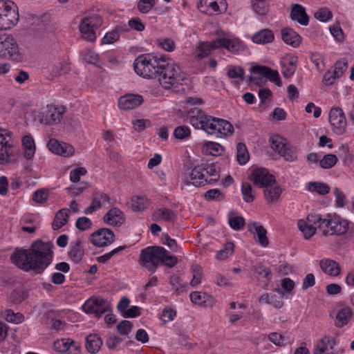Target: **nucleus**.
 <instances>
[{"mask_svg":"<svg viewBox=\"0 0 354 354\" xmlns=\"http://www.w3.org/2000/svg\"><path fill=\"white\" fill-rule=\"evenodd\" d=\"M124 31L122 26H118L114 29L108 32L102 38V42L104 44H111L118 41L120 38V34Z\"/></svg>","mask_w":354,"mask_h":354,"instance_id":"ea45409f","label":"nucleus"},{"mask_svg":"<svg viewBox=\"0 0 354 354\" xmlns=\"http://www.w3.org/2000/svg\"><path fill=\"white\" fill-rule=\"evenodd\" d=\"M266 0H253L252 6L254 12L259 15H265L269 10Z\"/></svg>","mask_w":354,"mask_h":354,"instance_id":"603ef678","label":"nucleus"},{"mask_svg":"<svg viewBox=\"0 0 354 354\" xmlns=\"http://www.w3.org/2000/svg\"><path fill=\"white\" fill-rule=\"evenodd\" d=\"M274 35L272 30L268 28L262 29L252 37V41L257 44H266L274 41Z\"/></svg>","mask_w":354,"mask_h":354,"instance_id":"bb28decb","label":"nucleus"},{"mask_svg":"<svg viewBox=\"0 0 354 354\" xmlns=\"http://www.w3.org/2000/svg\"><path fill=\"white\" fill-rule=\"evenodd\" d=\"M148 205V200L143 196H135L131 198V206L134 211L143 210Z\"/></svg>","mask_w":354,"mask_h":354,"instance_id":"a18cd8bd","label":"nucleus"},{"mask_svg":"<svg viewBox=\"0 0 354 354\" xmlns=\"http://www.w3.org/2000/svg\"><path fill=\"white\" fill-rule=\"evenodd\" d=\"M155 6V0H140L138 3V10L143 14L149 12Z\"/></svg>","mask_w":354,"mask_h":354,"instance_id":"680f3d73","label":"nucleus"},{"mask_svg":"<svg viewBox=\"0 0 354 354\" xmlns=\"http://www.w3.org/2000/svg\"><path fill=\"white\" fill-rule=\"evenodd\" d=\"M314 224H311L308 221L307 222L300 220L298 222V227L304 234V238L308 239L311 238L316 232L317 228L313 227Z\"/></svg>","mask_w":354,"mask_h":354,"instance_id":"a19ab883","label":"nucleus"},{"mask_svg":"<svg viewBox=\"0 0 354 354\" xmlns=\"http://www.w3.org/2000/svg\"><path fill=\"white\" fill-rule=\"evenodd\" d=\"M224 198V194L218 189H209L205 194L207 201H221Z\"/></svg>","mask_w":354,"mask_h":354,"instance_id":"e2e57ef3","label":"nucleus"},{"mask_svg":"<svg viewBox=\"0 0 354 354\" xmlns=\"http://www.w3.org/2000/svg\"><path fill=\"white\" fill-rule=\"evenodd\" d=\"M115 239L113 232L108 228H100L90 236L91 243L96 247H105L111 245Z\"/></svg>","mask_w":354,"mask_h":354,"instance_id":"ddd939ff","label":"nucleus"},{"mask_svg":"<svg viewBox=\"0 0 354 354\" xmlns=\"http://www.w3.org/2000/svg\"><path fill=\"white\" fill-rule=\"evenodd\" d=\"M187 118L189 123L197 129L203 130L209 135H212L215 117L207 115L202 110L197 108L191 109L188 112Z\"/></svg>","mask_w":354,"mask_h":354,"instance_id":"39448f33","label":"nucleus"},{"mask_svg":"<svg viewBox=\"0 0 354 354\" xmlns=\"http://www.w3.org/2000/svg\"><path fill=\"white\" fill-rule=\"evenodd\" d=\"M250 180L260 187H265L275 183V177L263 168L256 169L251 173Z\"/></svg>","mask_w":354,"mask_h":354,"instance_id":"4468645a","label":"nucleus"},{"mask_svg":"<svg viewBox=\"0 0 354 354\" xmlns=\"http://www.w3.org/2000/svg\"><path fill=\"white\" fill-rule=\"evenodd\" d=\"M270 143L271 148L279 154L282 149H284L286 143L283 142L281 137L279 136H272L270 138Z\"/></svg>","mask_w":354,"mask_h":354,"instance_id":"864d4df0","label":"nucleus"},{"mask_svg":"<svg viewBox=\"0 0 354 354\" xmlns=\"http://www.w3.org/2000/svg\"><path fill=\"white\" fill-rule=\"evenodd\" d=\"M143 97L139 94L128 93L121 96L118 100V106L121 109L129 110L136 109L143 102Z\"/></svg>","mask_w":354,"mask_h":354,"instance_id":"a211bd4d","label":"nucleus"},{"mask_svg":"<svg viewBox=\"0 0 354 354\" xmlns=\"http://www.w3.org/2000/svg\"><path fill=\"white\" fill-rule=\"evenodd\" d=\"M169 283L176 295H180L185 291V284L178 275H172L169 279Z\"/></svg>","mask_w":354,"mask_h":354,"instance_id":"49530a36","label":"nucleus"},{"mask_svg":"<svg viewBox=\"0 0 354 354\" xmlns=\"http://www.w3.org/2000/svg\"><path fill=\"white\" fill-rule=\"evenodd\" d=\"M82 308L86 313H93L96 317L99 318L102 314L111 310V305L105 299L93 297L84 304Z\"/></svg>","mask_w":354,"mask_h":354,"instance_id":"9b49d317","label":"nucleus"},{"mask_svg":"<svg viewBox=\"0 0 354 354\" xmlns=\"http://www.w3.org/2000/svg\"><path fill=\"white\" fill-rule=\"evenodd\" d=\"M155 79L166 90L172 89L176 93L185 91L184 88L178 89V87L183 85L182 82L187 79V75L174 62L164 59Z\"/></svg>","mask_w":354,"mask_h":354,"instance_id":"f03ea898","label":"nucleus"},{"mask_svg":"<svg viewBox=\"0 0 354 354\" xmlns=\"http://www.w3.org/2000/svg\"><path fill=\"white\" fill-rule=\"evenodd\" d=\"M104 223L112 226H120L125 221V216L122 210L117 207L109 209L104 216Z\"/></svg>","mask_w":354,"mask_h":354,"instance_id":"6ab92c4d","label":"nucleus"},{"mask_svg":"<svg viewBox=\"0 0 354 354\" xmlns=\"http://www.w3.org/2000/svg\"><path fill=\"white\" fill-rule=\"evenodd\" d=\"M328 120L335 134L340 136L346 132L347 122L345 114L340 107H333L330 110Z\"/></svg>","mask_w":354,"mask_h":354,"instance_id":"f8f14e48","label":"nucleus"},{"mask_svg":"<svg viewBox=\"0 0 354 354\" xmlns=\"http://www.w3.org/2000/svg\"><path fill=\"white\" fill-rule=\"evenodd\" d=\"M204 147L206 152L212 156H219L223 152V147L216 142H207Z\"/></svg>","mask_w":354,"mask_h":354,"instance_id":"8fccbe9b","label":"nucleus"},{"mask_svg":"<svg viewBox=\"0 0 354 354\" xmlns=\"http://www.w3.org/2000/svg\"><path fill=\"white\" fill-rule=\"evenodd\" d=\"M190 135V129L186 126L177 127L174 131V136L178 140L185 139L189 138Z\"/></svg>","mask_w":354,"mask_h":354,"instance_id":"bf43d9fd","label":"nucleus"},{"mask_svg":"<svg viewBox=\"0 0 354 354\" xmlns=\"http://www.w3.org/2000/svg\"><path fill=\"white\" fill-rule=\"evenodd\" d=\"M314 17L322 22H326L332 18L333 14L328 8H321L315 12Z\"/></svg>","mask_w":354,"mask_h":354,"instance_id":"4d7b16f0","label":"nucleus"},{"mask_svg":"<svg viewBox=\"0 0 354 354\" xmlns=\"http://www.w3.org/2000/svg\"><path fill=\"white\" fill-rule=\"evenodd\" d=\"M48 195L47 189H39L33 194L32 200L37 203L43 204L47 201Z\"/></svg>","mask_w":354,"mask_h":354,"instance_id":"338daca9","label":"nucleus"},{"mask_svg":"<svg viewBox=\"0 0 354 354\" xmlns=\"http://www.w3.org/2000/svg\"><path fill=\"white\" fill-rule=\"evenodd\" d=\"M308 189L310 192H315L321 195H324L330 192L329 186L324 183L312 182L308 184Z\"/></svg>","mask_w":354,"mask_h":354,"instance_id":"de8ad7c7","label":"nucleus"},{"mask_svg":"<svg viewBox=\"0 0 354 354\" xmlns=\"http://www.w3.org/2000/svg\"><path fill=\"white\" fill-rule=\"evenodd\" d=\"M193 277L190 281V285L195 287L200 284L202 279V268L201 266L195 265L192 266Z\"/></svg>","mask_w":354,"mask_h":354,"instance_id":"052dcab7","label":"nucleus"},{"mask_svg":"<svg viewBox=\"0 0 354 354\" xmlns=\"http://www.w3.org/2000/svg\"><path fill=\"white\" fill-rule=\"evenodd\" d=\"M177 219L175 212L167 207H160L154 210L151 220L156 222L174 223Z\"/></svg>","mask_w":354,"mask_h":354,"instance_id":"aec40b11","label":"nucleus"},{"mask_svg":"<svg viewBox=\"0 0 354 354\" xmlns=\"http://www.w3.org/2000/svg\"><path fill=\"white\" fill-rule=\"evenodd\" d=\"M282 299V296L278 297L273 294L266 293L261 295L259 299V301L270 304L275 308L279 309L283 306Z\"/></svg>","mask_w":354,"mask_h":354,"instance_id":"4c0bfd02","label":"nucleus"},{"mask_svg":"<svg viewBox=\"0 0 354 354\" xmlns=\"http://www.w3.org/2000/svg\"><path fill=\"white\" fill-rule=\"evenodd\" d=\"M71 346L74 347L76 350L80 348V346H77L75 342L71 339H57L54 342L55 350L59 353L66 352Z\"/></svg>","mask_w":354,"mask_h":354,"instance_id":"58836bf2","label":"nucleus"},{"mask_svg":"<svg viewBox=\"0 0 354 354\" xmlns=\"http://www.w3.org/2000/svg\"><path fill=\"white\" fill-rule=\"evenodd\" d=\"M307 220L311 224H317L318 229L324 236L344 235L349 227L346 220L330 214L322 218L320 214H311L308 215Z\"/></svg>","mask_w":354,"mask_h":354,"instance_id":"7ed1b4c3","label":"nucleus"},{"mask_svg":"<svg viewBox=\"0 0 354 354\" xmlns=\"http://www.w3.org/2000/svg\"><path fill=\"white\" fill-rule=\"evenodd\" d=\"M4 313L6 321L11 323L19 324L22 322L24 319V315L21 313H15L10 309L6 310Z\"/></svg>","mask_w":354,"mask_h":354,"instance_id":"6e6d98bb","label":"nucleus"},{"mask_svg":"<svg viewBox=\"0 0 354 354\" xmlns=\"http://www.w3.org/2000/svg\"><path fill=\"white\" fill-rule=\"evenodd\" d=\"M70 209L64 208L59 210L55 216L54 221L52 223V227L54 230H57L65 225L69 218Z\"/></svg>","mask_w":354,"mask_h":354,"instance_id":"473e14b6","label":"nucleus"},{"mask_svg":"<svg viewBox=\"0 0 354 354\" xmlns=\"http://www.w3.org/2000/svg\"><path fill=\"white\" fill-rule=\"evenodd\" d=\"M165 254V249L160 246H149L141 250L142 266L148 270L154 272L160 263V256Z\"/></svg>","mask_w":354,"mask_h":354,"instance_id":"6e6552de","label":"nucleus"},{"mask_svg":"<svg viewBox=\"0 0 354 354\" xmlns=\"http://www.w3.org/2000/svg\"><path fill=\"white\" fill-rule=\"evenodd\" d=\"M158 46L166 51L171 52L175 49L174 41L169 38H160L157 40Z\"/></svg>","mask_w":354,"mask_h":354,"instance_id":"774afa93","label":"nucleus"},{"mask_svg":"<svg viewBox=\"0 0 354 354\" xmlns=\"http://www.w3.org/2000/svg\"><path fill=\"white\" fill-rule=\"evenodd\" d=\"M252 270L258 279H266L267 281L271 279L272 272L268 268L258 266L253 267Z\"/></svg>","mask_w":354,"mask_h":354,"instance_id":"09e8293b","label":"nucleus"},{"mask_svg":"<svg viewBox=\"0 0 354 354\" xmlns=\"http://www.w3.org/2000/svg\"><path fill=\"white\" fill-rule=\"evenodd\" d=\"M348 68V62L346 59H342L336 62L335 64V68L333 71L334 72L335 77L339 78Z\"/></svg>","mask_w":354,"mask_h":354,"instance_id":"13d9d810","label":"nucleus"},{"mask_svg":"<svg viewBox=\"0 0 354 354\" xmlns=\"http://www.w3.org/2000/svg\"><path fill=\"white\" fill-rule=\"evenodd\" d=\"M337 162V158L334 154L325 155L322 160H319V165L323 169H330Z\"/></svg>","mask_w":354,"mask_h":354,"instance_id":"5fc2aeb1","label":"nucleus"},{"mask_svg":"<svg viewBox=\"0 0 354 354\" xmlns=\"http://www.w3.org/2000/svg\"><path fill=\"white\" fill-rule=\"evenodd\" d=\"M212 136L216 138L229 137L234 133L233 125L226 120L216 118Z\"/></svg>","mask_w":354,"mask_h":354,"instance_id":"f3484780","label":"nucleus"},{"mask_svg":"<svg viewBox=\"0 0 354 354\" xmlns=\"http://www.w3.org/2000/svg\"><path fill=\"white\" fill-rule=\"evenodd\" d=\"M296 63L297 57L286 56L283 59L281 73L285 77L288 78L295 73L297 68Z\"/></svg>","mask_w":354,"mask_h":354,"instance_id":"7c9ffc66","label":"nucleus"},{"mask_svg":"<svg viewBox=\"0 0 354 354\" xmlns=\"http://www.w3.org/2000/svg\"><path fill=\"white\" fill-rule=\"evenodd\" d=\"M252 72L258 73L268 78L270 81L275 83L279 86L281 85V81L277 71L272 70L265 66H254L252 68Z\"/></svg>","mask_w":354,"mask_h":354,"instance_id":"412c9836","label":"nucleus"},{"mask_svg":"<svg viewBox=\"0 0 354 354\" xmlns=\"http://www.w3.org/2000/svg\"><path fill=\"white\" fill-rule=\"evenodd\" d=\"M214 44L218 48L223 47L231 53L239 51L241 47V41L238 39L218 38Z\"/></svg>","mask_w":354,"mask_h":354,"instance_id":"393cba45","label":"nucleus"},{"mask_svg":"<svg viewBox=\"0 0 354 354\" xmlns=\"http://www.w3.org/2000/svg\"><path fill=\"white\" fill-rule=\"evenodd\" d=\"M236 159L238 162L243 165L246 164L249 159L250 155L245 144L239 142L236 145Z\"/></svg>","mask_w":354,"mask_h":354,"instance_id":"79ce46f5","label":"nucleus"},{"mask_svg":"<svg viewBox=\"0 0 354 354\" xmlns=\"http://www.w3.org/2000/svg\"><path fill=\"white\" fill-rule=\"evenodd\" d=\"M84 255V250L80 239L72 241L70 245L68 257L75 263H80Z\"/></svg>","mask_w":354,"mask_h":354,"instance_id":"a878e982","label":"nucleus"},{"mask_svg":"<svg viewBox=\"0 0 354 354\" xmlns=\"http://www.w3.org/2000/svg\"><path fill=\"white\" fill-rule=\"evenodd\" d=\"M353 313L350 307H344L339 310L335 319V326L342 328L346 326L353 317Z\"/></svg>","mask_w":354,"mask_h":354,"instance_id":"c756f323","label":"nucleus"},{"mask_svg":"<svg viewBox=\"0 0 354 354\" xmlns=\"http://www.w3.org/2000/svg\"><path fill=\"white\" fill-rule=\"evenodd\" d=\"M214 43H216V39L211 42L201 43L197 48L195 55L196 58L199 59H203L209 55L213 50L218 48V46H216Z\"/></svg>","mask_w":354,"mask_h":354,"instance_id":"f704fd0d","label":"nucleus"},{"mask_svg":"<svg viewBox=\"0 0 354 354\" xmlns=\"http://www.w3.org/2000/svg\"><path fill=\"white\" fill-rule=\"evenodd\" d=\"M102 24V18L98 15L86 17L82 19L79 29L82 37L89 41H94L96 39L95 30Z\"/></svg>","mask_w":354,"mask_h":354,"instance_id":"9d476101","label":"nucleus"},{"mask_svg":"<svg viewBox=\"0 0 354 354\" xmlns=\"http://www.w3.org/2000/svg\"><path fill=\"white\" fill-rule=\"evenodd\" d=\"M0 57L17 62L22 59L19 46L12 35L0 36Z\"/></svg>","mask_w":354,"mask_h":354,"instance_id":"1a4fd4ad","label":"nucleus"},{"mask_svg":"<svg viewBox=\"0 0 354 354\" xmlns=\"http://www.w3.org/2000/svg\"><path fill=\"white\" fill-rule=\"evenodd\" d=\"M17 6L12 1H0V30L10 29L19 20Z\"/></svg>","mask_w":354,"mask_h":354,"instance_id":"0eeeda50","label":"nucleus"},{"mask_svg":"<svg viewBox=\"0 0 354 354\" xmlns=\"http://www.w3.org/2000/svg\"><path fill=\"white\" fill-rule=\"evenodd\" d=\"M177 261V258L174 255H170L167 250H165V254L160 256V263H164L169 268L174 267Z\"/></svg>","mask_w":354,"mask_h":354,"instance_id":"0e129e2a","label":"nucleus"},{"mask_svg":"<svg viewBox=\"0 0 354 354\" xmlns=\"http://www.w3.org/2000/svg\"><path fill=\"white\" fill-rule=\"evenodd\" d=\"M252 226L254 227V230L250 228L249 231L254 234V238L256 241H257L261 246L266 247L269 243L268 239L267 237V230L263 225H259L256 222L252 223Z\"/></svg>","mask_w":354,"mask_h":354,"instance_id":"c85d7f7f","label":"nucleus"},{"mask_svg":"<svg viewBox=\"0 0 354 354\" xmlns=\"http://www.w3.org/2000/svg\"><path fill=\"white\" fill-rule=\"evenodd\" d=\"M281 38L288 45L294 48L298 47L301 42V37L290 28H284L281 30Z\"/></svg>","mask_w":354,"mask_h":354,"instance_id":"b1692460","label":"nucleus"},{"mask_svg":"<svg viewBox=\"0 0 354 354\" xmlns=\"http://www.w3.org/2000/svg\"><path fill=\"white\" fill-rule=\"evenodd\" d=\"M241 192L243 196V200L246 203H252L255 198V195L253 193L252 186L248 183H243L241 186Z\"/></svg>","mask_w":354,"mask_h":354,"instance_id":"3c124183","label":"nucleus"},{"mask_svg":"<svg viewBox=\"0 0 354 354\" xmlns=\"http://www.w3.org/2000/svg\"><path fill=\"white\" fill-rule=\"evenodd\" d=\"M164 59L151 54L140 55L134 61V71L145 78L155 79Z\"/></svg>","mask_w":354,"mask_h":354,"instance_id":"20e7f679","label":"nucleus"},{"mask_svg":"<svg viewBox=\"0 0 354 354\" xmlns=\"http://www.w3.org/2000/svg\"><path fill=\"white\" fill-rule=\"evenodd\" d=\"M191 301L201 306H207L212 301V297L205 292L194 291L190 294Z\"/></svg>","mask_w":354,"mask_h":354,"instance_id":"c9c22d12","label":"nucleus"},{"mask_svg":"<svg viewBox=\"0 0 354 354\" xmlns=\"http://www.w3.org/2000/svg\"><path fill=\"white\" fill-rule=\"evenodd\" d=\"M279 154L283 157L286 161L292 162L297 159L296 147L289 144L285 145L284 149H282Z\"/></svg>","mask_w":354,"mask_h":354,"instance_id":"c03bdc74","label":"nucleus"},{"mask_svg":"<svg viewBox=\"0 0 354 354\" xmlns=\"http://www.w3.org/2000/svg\"><path fill=\"white\" fill-rule=\"evenodd\" d=\"M47 147L51 152L65 158L70 157L75 153V149L71 145L64 142H59L55 138L50 139L47 144Z\"/></svg>","mask_w":354,"mask_h":354,"instance_id":"2eb2a0df","label":"nucleus"},{"mask_svg":"<svg viewBox=\"0 0 354 354\" xmlns=\"http://www.w3.org/2000/svg\"><path fill=\"white\" fill-rule=\"evenodd\" d=\"M191 183L200 187L207 183V177L204 173L203 164L194 167L190 174Z\"/></svg>","mask_w":354,"mask_h":354,"instance_id":"cd10ccee","label":"nucleus"},{"mask_svg":"<svg viewBox=\"0 0 354 354\" xmlns=\"http://www.w3.org/2000/svg\"><path fill=\"white\" fill-rule=\"evenodd\" d=\"M264 196L269 203L276 202L282 193V189L279 185H267L264 187Z\"/></svg>","mask_w":354,"mask_h":354,"instance_id":"72a5a7b5","label":"nucleus"},{"mask_svg":"<svg viewBox=\"0 0 354 354\" xmlns=\"http://www.w3.org/2000/svg\"><path fill=\"white\" fill-rule=\"evenodd\" d=\"M290 17L292 20L297 21L300 25L307 26L308 24L309 17L301 5L294 4L292 6Z\"/></svg>","mask_w":354,"mask_h":354,"instance_id":"5701e85b","label":"nucleus"},{"mask_svg":"<svg viewBox=\"0 0 354 354\" xmlns=\"http://www.w3.org/2000/svg\"><path fill=\"white\" fill-rule=\"evenodd\" d=\"M204 173L207 177V183L217 181L219 174L215 165L212 164H203Z\"/></svg>","mask_w":354,"mask_h":354,"instance_id":"37998d69","label":"nucleus"},{"mask_svg":"<svg viewBox=\"0 0 354 354\" xmlns=\"http://www.w3.org/2000/svg\"><path fill=\"white\" fill-rule=\"evenodd\" d=\"M321 270L326 274L331 277H337L341 273V266L335 260L330 259H324L319 261Z\"/></svg>","mask_w":354,"mask_h":354,"instance_id":"4be33fe9","label":"nucleus"},{"mask_svg":"<svg viewBox=\"0 0 354 354\" xmlns=\"http://www.w3.org/2000/svg\"><path fill=\"white\" fill-rule=\"evenodd\" d=\"M234 244L232 242L227 243L224 248L218 251L216 254V258L218 259H227L230 255L233 253L234 251Z\"/></svg>","mask_w":354,"mask_h":354,"instance_id":"69168bd1","label":"nucleus"},{"mask_svg":"<svg viewBox=\"0 0 354 354\" xmlns=\"http://www.w3.org/2000/svg\"><path fill=\"white\" fill-rule=\"evenodd\" d=\"M22 145L24 149V157L31 159L35 153V142L32 136H25L22 139Z\"/></svg>","mask_w":354,"mask_h":354,"instance_id":"e433bc0d","label":"nucleus"},{"mask_svg":"<svg viewBox=\"0 0 354 354\" xmlns=\"http://www.w3.org/2000/svg\"><path fill=\"white\" fill-rule=\"evenodd\" d=\"M10 140L11 133L7 129L0 128V164L1 165L16 162L18 160V151L10 143Z\"/></svg>","mask_w":354,"mask_h":354,"instance_id":"423d86ee","label":"nucleus"},{"mask_svg":"<svg viewBox=\"0 0 354 354\" xmlns=\"http://www.w3.org/2000/svg\"><path fill=\"white\" fill-rule=\"evenodd\" d=\"M102 345V340L97 334H90L86 338V348L91 354L97 353Z\"/></svg>","mask_w":354,"mask_h":354,"instance_id":"2f4dec72","label":"nucleus"},{"mask_svg":"<svg viewBox=\"0 0 354 354\" xmlns=\"http://www.w3.org/2000/svg\"><path fill=\"white\" fill-rule=\"evenodd\" d=\"M65 112L66 109L64 106L57 107L54 105H49L47 106L46 112L43 113V118L41 119V122L46 124L59 123L61 122Z\"/></svg>","mask_w":354,"mask_h":354,"instance_id":"dca6fc26","label":"nucleus"},{"mask_svg":"<svg viewBox=\"0 0 354 354\" xmlns=\"http://www.w3.org/2000/svg\"><path fill=\"white\" fill-rule=\"evenodd\" d=\"M53 248L52 243L36 240L29 249L16 248L10 257V261L24 271L41 274L53 261Z\"/></svg>","mask_w":354,"mask_h":354,"instance_id":"f257e3e1","label":"nucleus"}]
</instances>
